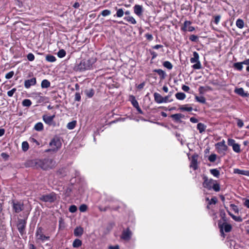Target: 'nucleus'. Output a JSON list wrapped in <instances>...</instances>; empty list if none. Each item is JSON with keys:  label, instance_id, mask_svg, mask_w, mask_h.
I'll return each instance as SVG.
<instances>
[{"label": "nucleus", "instance_id": "f257e3e1", "mask_svg": "<svg viewBox=\"0 0 249 249\" xmlns=\"http://www.w3.org/2000/svg\"><path fill=\"white\" fill-rule=\"evenodd\" d=\"M96 62V59L94 58H90L89 59H81L76 61V63L74 67L76 71H84L89 70L93 67V65Z\"/></svg>", "mask_w": 249, "mask_h": 249}, {"label": "nucleus", "instance_id": "f03ea898", "mask_svg": "<svg viewBox=\"0 0 249 249\" xmlns=\"http://www.w3.org/2000/svg\"><path fill=\"white\" fill-rule=\"evenodd\" d=\"M203 182L202 186L204 188L207 189L208 190H211L213 189L215 192H219L220 190V187L219 183H217V180H214L212 178H208L206 176H203Z\"/></svg>", "mask_w": 249, "mask_h": 249}, {"label": "nucleus", "instance_id": "7ed1b4c3", "mask_svg": "<svg viewBox=\"0 0 249 249\" xmlns=\"http://www.w3.org/2000/svg\"><path fill=\"white\" fill-rule=\"evenodd\" d=\"M49 145L51 148L50 149L46 150V152H56L61 147L62 143L59 138L56 137L53 138L51 141V142L49 143Z\"/></svg>", "mask_w": 249, "mask_h": 249}, {"label": "nucleus", "instance_id": "20e7f679", "mask_svg": "<svg viewBox=\"0 0 249 249\" xmlns=\"http://www.w3.org/2000/svg\"><path fill=\"white\" fill-rule=\"evenodd\" d=\"M53 161V160L51 159H45L42 160H38L36 162V163L41 168L46 170L51 168V164L52 163Z\"/></svg>", "mask_w": 249, "mask_h": 249}, {"label": "nucleus", "instance_id": "39448f33", "mask_svg": "<svg viewBox=\"0 0 249 249\" xmlns=\"http://www.w3.org/2000/svg\"><path fill=\"white\" fill-rule=\"evenodd\" d=\"M199 54L196 52L193 53V57L191 58L190 62L191 63H195L192 66V68L195 70H199L201 68V64L199 60Z\"/></svg>", "mask_w": 249, "mask_h": 249}, {"label": "nucleus", "instance_id": "423d86ee", "mask_svg": "<svg viewBox=\"0 0 249 249\" xmlns=\"http://www.w3.org/2000/svg\"><path fill=\"white\" fill-rule=\"evenodd\" d=\"M39 200L45 202L52 203L56 200V195L55 193L52 192L49 194L41 196Z\"/></svg>", "mask_w": 249, "mask_h": 249}, {"label": "nucleus", "instance_id": "0eeeda50", "mask_svg": "<svg viewBox=\"0 0 249 249\" xmlns=\"http://www.w3.org/2000/svg\"><path fill=\"white\" fill-rule=\"evenodd\" d=\"M217 151L219 154H225V152L228 150V147L225 144V141L223 140L221 142H218L215 144Z\"/></svg>", "mask_w": 249, "mask_h": 249}, {"label": "nucleus", "instance_id": "6e6552de", "mask_svg": "<svg viewBox=\"0 0 249 249\" xmlns=\"http://www.w3.org/2000/svg\"><path fill=\"white\" fill-rule=\"evenodd\" d=\"M26 223L27 222L25 219H19L18 220V230L21 235L25 233V230L26 228Z\"/></svg>", "mask_w": 249, "mask_h": 249}, {"label": "nucleus", "instance_id": "1a4fd4ad", "mask_svg": "<svg viewBox=\"0 0 249 249\" xmlns=\"http://www.w3.org/2000/svg\"><path fill=\"white\" fill-rule=\"evenodd\" d=\"M37 240L44 242L49 239V236H46L43 234V229L41 227H37L36 233Z\"/></svg>", "mask_w": 249, "mask_h": 249}, {"label": "nucleus", "instance_id": "9d476101", "mask_svg": "<svg viewBox=\"0 0 249 249\" xmlns=\"http://www.w3.org/2000/svg\"><path fill=\"white\" fill-rule=\"evenodd\" d=\"M13 208L16 213L20 212L23 209V204L19 202H15L13 201L12 202Z\"/></svg>", "mask_w": 249, "mask_h": 249}, {"label": "nucleus", "instance_id": "9b49d317", "mask_svg": "<svg viewBox=\"0 0 249 249\" xmlns=\"http://www.w3.org/2000/svg\"><path fill=\"white\" fill-rule=\"evenodd\" d=\"M198 155L197 154H194L192 156L190 167L192 168L194 170H196L198 168L197 159Z\"/></svg>", "mask_w": 249, "mask_h": 249}, {"label": "nucleus", "instance_id": "f8f14e48", "mask_svg": "<svg viewBox=\"0 0 249 249\" xmlns=\"http://www.w3.org/2000/svg\"><path fill=\"white\" fill-rule=\"evenodd\" d=\"M218 225L220 229V232L223 234V236L224 235L223 230V228L224 229L225 231L226 232H229L231 231L232 229V227L231 225L227 224L226 223H224L222 225H220L219 224H218Z\"/></svg>", "mask_w": 249, "mask_h": 249}, {"label": "nucleus", "instance_id": "ddd939ff", "mask_svg": "<svg viewBox=\"0 0 249 249\" xmlns=\"http://www.w3.org/2000/svg\"><path fill=\"white\" fill-rule=\"evenodd\" d=\"M132 236V232L129 228L124 230L121 235V238L125 241H129Z\"/></svg>", "mask_w": 249, "mask_h": 249}, {"label": "nucleus", "instance_id": "4468645a", "mask_svg": "<svg viewBox=\"0 0 249 249\" xmlns=\"http://www.w3.org/2000/svg\"><path fill=\"white\" fill-rule=\"evenodd\" d=\"M36 84V80L35 77L26 80L24 81V87L26 89H29L31 86H34Z\"/></svg>", "mask_w": 249, "mask_h": 249}, {"label": "nucleus", "instance_id": "2eb2a0df", "mask_svg": "<svg viewBox=\"0 0 249 249\" xmlns=\"http://www.w3.org/2000/svg\"><path fill=\"white\" fill-rule=\"evenodd\" d=\"M55 118V115L52 116H48L47 115H44L42 116V119L44 122L48 125H51L53 122L54 118Z\"/></svg>", "mask_w": 249, "mask_h": 249}, {"label": "nucleus", "instance_id": "dca6fc26", "mask_svg": "<svg viewBox=\"0 0 249 249\" xmlns=\"http://www.w3.org/2000/svg\"><path fill=\"white\" fill-rule=\"evenodd\" d=\"M134 12L138 16H142L143 12L142 6L140 5L136 4L134 7Z\"/></svg>", "mask_w": 249, "mask_h": 249}, {"label": "nucleus", "instance_id": "f3484780", "mask_svg": "<svg viewBox=\"0 0 249 249\" xmlns=\"http://www.w3.org/2000/svg\"><path fill=\"white\" fill-rule=\"evenodd\" d=\"M234 92L242 97H248L249 95V93L245 92L244 89L242 88L235 89Z\"/></svg>", "mask_w": 249, "mask_h": 249}, {"label": "nucleus", "instance_id": "a211bd4d", "mask_svg": "<svg viewBox=\"0 0 249 249\" xmlns=\"http://www.w3.org/2000/svg\"><path fill=\"white\" fill-rule=\"evenodd\" d=\"M84 232V229L82 227H77L74 230V235L77 237H80L82 235Z\"/></svg>", "mask_w": 249, "mask_h": 249}, {"label": "nucleus", "instance_id": "6ab92c4d", "mask_svg": "<svg viewBox=\"0 0 249 249\" xmlns=\"http://www.w3.org/2000/svg\"><path fill=\"white\" fill-rule=\"evenodd\" d=\"M171 117L177 122H180V119L181 118H184V115L181 113H177L175 114H172L171 116Z\"/></svg>", "mask_w": 249, "mask_h": 249}, {"label": "nucleus", "instance_id": "aec40b11", "mask_svg": "<svg viewBox=\"0 0 249 249\" xmlns=\"http://www.w3.org/2000/svg\"><path fill=\"white\" fill-rule=\"evenodd\" d=\"M154 97L155 101L158 103L160 104L163 103V97L159 93L155 92L154 93Z\"/></svg>", "mask_w": 249, "mask_h": 249}, {"label": "nucleus", "instance_id": "412c9836", "mask_svg": "<svg viewBox=\"0 0 249 249\" xmlns=\"http://www.w3.org/2000/svg\"><path fill=\"white\" fill-rule=\"evenodd\" d=\"M212 90H213V89L211 87L208 86L205 87L200 86L198 88V91L201 94H203L206 91Z\"/></svg>", "mask_w": 249, "mask_h": 249}, {"label": "nucleus", "instance_id": "4be33fe9", "mask_svg": "<svg viewBox=\"0 0 249 249\" xmlns=\"http://www.w3.org/2000/svg\"><path fill=\"white\" fill-rule=\"evenodd\" d=\"M233 172L235 174H240V175H245L247 176H249V171L242 170H240L239 169H234Z\"/></svg>", "mask_w": 249, "mask_h": 249}, {"label": "nucleus", "instance_id": "5701e85b", "mask_svg": "<svg viewBox=\"0 0 249 249\" xmlns=\"http://www.w3.org/2000/svg\"><path fill=\"white\" fill-rule=\"evenodd\" d=\"M84 92L86 95L87 97L89 98H92L95 93L94 90L92 89H86L85 90Z\"/></svg>", "mask_w": 249, "mask_h": 249}, {"label": "nucleus", "instance_id": "b1692460", "mask_svg": "<svg viewBox=\"0 0 249 249\" xmlns=\"http://www.w3.org/2000/svg\"><path fill=\"white\" fill-rule=\"evenodd\" d=\"M43 128L44 126L41 122H38L36 123L34 126L35 130L37 131H41L43 130Z\"/></svg>", "mask_w": 249, "mask_h": 249}, {"label": "nucleus", "instance_id": "393cba45", "mask_svg": "<svg viewBox=\"0 0 249 249\" xmlns=\"http://www.w3.org/2000/svg\"><path fill=\"white\" fill-rule=\"evenodd\" d=\"M154 71L157 72L160 76L161 79H163L165 78L166 74L163 70L161 69H155L154 70Z\"/></svg>", "mask_w": 249, "mask_h": 249}, {"label": "nucleus", "instance_id": "a878e982", "mask_svg": "<svg viewBox=\"0 0 249 249\" xmlns=\"http://www.w3.org/2000/svg\"><path fill=\"white\" fill-rule=\"evenodd\" d=\"M124 19L132 24H135L136 23L135 19L132 16H129L125 17Z\"/></svg>", "mask_w": 249, "mask_h": 249}, {"label": "nucleus", "instance_id": "bb28decb", "mask_svg": "<svg viewBox=\"0 0 249 249\" xmlns=\"http://www.w3.org/2000/svg\"><path fill=\"white\" fill-rule=\"evenodd\" d=\"M191 24L192 22L190 21H185L183 26L181 27V30L183 32H186L187 31V27L190 25Z\"/></svg>", "mask_w": 249, "mask_h": 249}, {"label": "nucleus", "instance_id": "cd10ccee", "mask_svg": "<svg viewBox=\"0 0 249 249\" xmlns=\"http://www.w3.org/2000/svg\"><path fill=\"white\" fill-rule=\"evenodd\" d=\"M188 105H183L181 106L179 109L180 111H191L193 110V108L191 107H188Z\"/></svg>", "mask_w": 249, "mask_h": 249}, {"label": "nucleus", "instance_id": "c85d7f7f", "mask_svg": "<svg viewBox=\"0 0 249 249\" xmlns=\"http://www.w3.org/2000/svg\"><path fill=\"white\" fill-rule=\"evenodd\" d=\"M206 126L202 123H199L197 124V128L200 133L204 132L206 129Z\"/></svg>", "mask_w": 249, "mask_h": 249}, {"label": "nucleus", "instance_id": "c756f323", "mask_svg": "<svg viewBox=\"0 0 249 249\" xmlns=\"http://www.w3.org/2000/svg\"><path fill=\"white\" fill-rule=\"evenodd\" d=\"M50 82L47 79H44L42 81L41 86L42 88H48L50 86Z\"/></svg>", "mask_w": 249, "mask_h": 249}, {"label": "nucleus", "instance_id": "7c9ffc66", "mask_svg": "<svg viewBox=\"0 0 249 249\" xmlns=\"http://www.w3.org/2000/svg\"><path fill=\"white\" fill-rule=\"evenodd\" d=\"M195 100L196 101L205 104L206 103V99L203 96H198L197 95H195Z\"/></svg>", "mask_w": 249, "mask_h": 249}, {"label": "nucleus", "instance_id": "2f4dec72", "mask_svg": "<svg viewBox=\"0 0 249 249\" xmlns=\"http://www.w3.org/2000/svg\"><path fill=\"white\" fill-rule=\"evenodd\" d=\"M210 172L212 175L216 178H219L220 176V172L217 169H210Z\"/></svg>", "mask_w": 249, "mask_h": 249}, {"label": "nucleus", "instance_id": "473e14b6", "mask_svg": "<svg viewBox=\"0 0 249 249\" xmlns=\"http://www.w3.org/2000/svg\"><path fill=\"white\" fill-rule=\"evenodd\" d=\"M236 25L239 29H242L244 26V22L241 19H237L236 21Z\"/></svg>", "mask_w": 249, "mask_h": 249}, {"label": "nucleus", "instance_id": "72a5a7b5", "mask_svg": "<svg viewBox=\"0 0 249 249\" xmlns=\"http://www.w3.org/2000/svg\"><path fill=\"white\" fill-rule=\"evenodd\" d=\"M176 97L179 100H183L186 97V95L183 92H178L175 95Z\"/></svg>", "mask_w": 249, "mask_h": 249}, {"label": "nucleus", "instance_id": "f704fd0d", "mask_svg": "<svg viewBox=\"0 0 249 249\" xmlns=\"http://www.w3.org/2000/svg\"><path fill=\"white\" fill-rule=\"evenodd\" d=\"M243 64L241 62H237L233 64V67L238 71H241L243 69Z\"/></svg>", "mask_w": 249, "mask_h": 249}, {"label": "nucleus", "instance_id": "c9c22d12", "mask_svg": "<svg viewBox=\"0 0 249 249\" xmlns=\"http://www.w3.org/2000/svg\"><path fill=\"white\" fill-rule=\"evenodd\" d=\"M115 9L117 11L116 14V16L118 18L122 17L124 14V11L123 10V9H121V8L117 9V7H116L115 8Z\"/></svg>", "mask_w": 249, "mask_h": 249}, {"label": "nucleus", "instance_id": "e433bc0d", "mask_svg": "<svg viewBox=\"0 0 249 249\" xmlns=\"http://www.w3.org/2000/svg\"><path fill=\"white\" fill-rule=\"evenodd\" d=\"M82 241L78 239H76L74 240L72 246L74 248H78L82 245Z\"/></svg>", "mask_w": 249, "mask_h": 249}, {"label": "nucleus", "instance_id": "4c0bfd02", "mask_svg": "<svg viewBox=\"0 0 249 249\" xmlns=\"http://www.w3.org/2000/svg\"><path fill=\"white\" fill-rule=\"evenodd\" d=\"M32 105V102L29 99H24L22 102V105L23 107H29Z\"/></svg>", "mask_w": 249, "mask_h": 249}, {"label": "nucleus", "instance_id": "58836bf2", "mask_svg": "<svg viewBox=\"0 0 249 249\" xmlns=\"http://www.w3.org/2000/svg\"><path fill=\"white\" fill-rule=\"evenodd\" d=\"M46 60L48 62H53L56 61V59L53 55L48 54L46 56Z\"/></svg>", "mask_w": 249, "mask_h": 249}, {"label": "nucleus", "instance_id": "ea45409f", "mask_svg": "<svg viewBox=\"0 0 249 249\" xmlns=\"http://www.w3.org/2000/svg\"><path fill=\"white\" fill-rule=\"evenodd\" d=\"M131 102L134 107H137L139 106L138 101L136 100L134 96H131Z\"/></svg>", "mask_w": 249, "mask_h": 249}, {"label": "nucleus", "instance_id": "a19ab883", "mask_svg": "<svg viewBox=\"0 0 249 249\" xmlns=\"http://www.w3.org/2000/svg\"><path fill=\"white\" fill-rule=\"evenodd\" d=\"M163 66L168 70H171L173 68V65L168 61H164Z\"/></svg>", "mask_w": 249, "mask_h": 249}, {"label": "nucleus", "instance_id": "79ce46f5", "mask_svg": "<svg viewBox=\"0 0 249 249\" xmlns=\"http://www.w3.org/2000/svg\"><path fill=\"white\" fill-rule=\"evenodd\" d=\"M76 124L75 121L71 122L67 124V127L69 129H73L75 127Z\"/></svg>", "mask_w": 249, "mask_h": 249}, {"label": "nucleus", "instance_id": "37998d69", "mask_svg": "<svg viewBox=\"0 0 249 249\" xmlns=\"http://www.w3.org/2000/svg\"><path fill=\"white\" fill-rule=\"evenodd\" d=\"M232 149L236 153H239L241 152L240 145L238 143H235L234 144V145L232 146Z\"/></svg>", "mask_w": 249, "mask_h": 249}, {"label": "nucleus", "instance_id": "c03bdc74", "mask_svg": "<svg viewBox=\"0 0 249 249\" xmlns=\"http://www.w3.org/2000/svg\"><path fill=\"white\" fill-rule=\"evenodd\" d=\"M66 51L63 49L60 50L57 53L58 57L59 58L64 57L66 55Z\"/></svg>", "mask_w": 249, "mask_h": 249}, {"label": "nucleus", "instance_id": "a18cd8bd", "mask_svg": "<svg viewBox=\"0 0 249 249\" xmlns=\"http://www.w3.org/2000/svg\"><path fill=\"white\" fill-rule=\"evenodd\" d=\"M217 156L215 154H212L208 157V160L210 162H214L216 159Z\"/></svg>", "mask_w": 249, "mask_h": 249}, {"label": "nucleus", "instance_id": "49530a36", "mask_svg": "<svg viewBox=\"0 0 249 249\" xmlns=\"http://www.w3.org/2000/svg\"><path fill=\"white\" fill-rule=\"evenodd\" d=\"M22 149L24 151H26L29 149V144L27 142L22 143Z\"/></svg>", "mask_w": 249, "mask_h": 249}, {"label": "nucleus", "instance_id": "de8ad7c7", "mask_svg": "<svg viewBox=\"0 0 249 249\" xmlns=\"http://www.w3.org/2000/svg\"><path fill=\"white\" fill-rule=\"evenodd\" d=\"M111 14V11L109 10L106 9L102 11L101 15L103 17H106Z\"/></svg>", "mask_w": 249, "mask_h": 249}, {"label": "nucleus", "instance_id": "09e8293b", "mask_svg": "<svg viewBox=\"0 0 249 249\" xmlns=\"http://www.w3.org/2000/svg\"><path fill=\"white\" fill-rule=\"evenodd\" d=\"M189 39L191 41L197 42L198 40V37L196 35H192L189 36Z\"/></svg>", "mask_w": 249, "mask_h": 249}, {"label": "nucleus", "instance_id": "8fccbe9b", "mask_svg": "<svg viewBox=\"0 0 249 249\" xmlns=\"http://www.w3.org/2000/svg\"><path fill=\"white\" fill-rule=\"evenodd\" d=\"M14 71H11L5 75V78L7 79H11L14 75Z\"/></svg>", "mask_w": 249, "mask_h": 249}, {"label": "nucleus", "instance_id": "3c124183", "mask_svg": "<svg viewBox=\"0 0 249 249\" xmlns=\"http://www.w3.org/2000/svg\"><path fill=\"white\" fill-rule=\"evenodd\" d=\"M74 101L79 102L81 101V95L79 92H76L74 95Z\"/></svg>", "mask_w": 249, "mask_h": 249}, {"label": "nucleus", "instance_id": "603ef678", "mask_svg": "<svg viewBox=\"0 0 249 249\" xmlns=\"http://www.w3.org/2000/svg\"><path fill=\"white\" fill-rule=\"evenodd\" d=\"M17 89L16 88H13L11 90L8 91L7 92V95L9 97H12L14 94V93L16 91Z\"/></svg>", "mask_w": 249, "mask_h": 249}, {"label": "nucleus", "instance_id": "864d4df0", "mask_svg": "<svg viewBox=\"0 0 249 249\" xmlns=\"http://www.w3.org/2000/svg\"><path fill=\"white\" fill-rule=\"evenodd\" d=\"M230 207L232 208V210L235 213H238L239 210L238 208V207L234 205V204H231L230 205Z\"/></svg>", "mask_w": 249, "mask_h": 249}, {"label": "nucleus", "instance_id": "5fc2aeb1", "mask_svg": "<svg viewBox=\"0 0 249 249\" xmlns=\"http://www.w3.org/2000/svg\"><path fill=\"white\" fill-rule=\"evenodd\" d=\"M235 143H236L234 140L230 138L228 139V144L229 146H231L232 147L233 145H234V144H235Z\"/></svg>", "mask_w": 249, "mask_h": 249}, {"label": "nucleus", "instance_id": "6e6d98bb", "mask_svg": "<svg viewBox=\"0 0 249 249\" xmlns=\"http://www.w3.org/2000/svg\"><path fill=\"white\" fill-rule=\"evenodd\" d=\"M87 209V206L86 204H82L79 207V210L81 212L86 211Z\"/></svg>", "mask_w": 249, "mask_h": 249}, {"label": "nucleus", "instance_id": "4d7b16f0", "mask_svg": "<svg viewBox=\"0 0 249 249\" xmlns=\"http://www.w3.org/2000/svg\"><path fill=\"white\" fill-rule=\"evenodd\" d=\"M27 59L30 61H32L35 59V56L32 53H29L27 56Z\"/></svg>", "mask_w": 249, "mask_h": 249}, {"label": "nucleus", "instance_id": "13d9d810", "mask_svg": "<svg viewBox=\"0 0 249 249\" xmlns=\"http://www.w3.org/2000/svg\"><path fill=\"white\" fill-rule=\"evenodd\" d=\"M217 201V199L216 197H212L211 200H209V204L211 205L212 204H215Z\"/></svg>", "mask_w": 249, "mask_h": 249}, {"label": "nucleus", "instance_id": "bf43d9fd", "mask_svg": "<svg viewBox=\"0 0 249 249\" xmlns=\"http://www.w3.org/2000/svg\"><path fill=\"white\" fill-rule=\"evenodd\" d=\"M232 218L237 222H242V218L240 216H236L234 215H232Z\"/></svg>", "mask_w": 249, "mask_h": 249}, {"label": "nucleus", "instance_id": "052dcab7", "mask_svg": "<svg viewBox=\"0 0 249 249\" xmlns=\"http://www.w3.org/2000/svg\"><path fill=\"white\" fill-rule=\"evenodd\" d=\"M69 211L71 213H74L77 211V207L75 205H71L69 208Z\"/></svg>", "mask_w": 249, "mask_h": 249}, {"label": "nucleus", "instance_id": "680f3d73", "mask_svg": "<svg viewBox=\"0 0 249 249\" xmlns=\"http://www.w3.org/2000/svg\"><path fill=\"white\" fill-rule=\"evenodd\" d=\"M220 18H221V16L220 15H218V16H215L214 17V22L216 24H218V23L219 22Z\"/></svg>", "mask_w": 249, "mask_h": 249}, {"label": "nucleus", "instance_id": "e2e57ef3", "mask_svg": "<svg viewBox=\"0 0 249 249\" xmlns=\"http://www.w3.org/2000/svg\"><path fill=\"white\" fill-rule=\"evenodd\" d=\"M145 37L146 38V39L149 41H151L153 40V37L152 35L149 34H146L145 35Z\"/></svg>", "mask_w": 249, "mask_h": 249}, {"label": "nucleus", "instance_id": "0e129e2a", "mask_svg": "<svg viewBox=\"0 0 249 249\" xmlns=\"http://www.w3.org/2000/svg\"><path fill=\"white\" fill-rule=\"evenodd\" d=\"M220 213V216L223 219L224 221H226V219H225L226 214H225V212L223 210H221Z\"/></svg>", "mask_w": 249, "mask_h": 249}, {"label": "nucleus", "instance_id": "69168bd1", "mask_svg": "<svg viewBox=\"0 0 249 249\" xmlns=\"http://www.w3.org/2000/svg\"><path fill=\"white\" fill-rule=\"evenodd\" d=\"M182 89L185 92H188L190 89V88L187 86L183 85L182 86Z\"/></svg>", "mask_w": 249, "mask_h": 249}, {"label": "nucleus", "instance_id": "338daca9", "mask_svg": "<svg viewBox=\"0 0 249 249\" xmlns=\"http://www.w3.org/2000/svg\"><path fill=\"white\" fill-rule=\"evenodd\" d=\"M244 125V123L241 120L238 119L237 121V125L239 127H242Z\"/></svg>", "mask_w": 249, "mask_h": 249}, {"label": "nucleus", "instance_id": "774afa93", "mask_svg": "<svg viewBox=\"0 0 249 249\" xmlns=\"http://www.w3.org/2000/svg\"><path fill=\"white\" fill-rule=\"evenodd\" d=\"M244 205L247 208H249V199H246L244 202Z\"/></svg>", "mask_w": 249, "mask_h": 249}]
</instances>
